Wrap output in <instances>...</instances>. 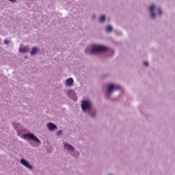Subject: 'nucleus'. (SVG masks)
<instances>
[{
    "instance_id": "obj_20",
    "label": "nucleus",
    "mask_w": 175,
    "mask_h": 175,
    "mask_svg": "<svg viewBox=\"0 0 175 175\" xmlns=\"http://www.w3.org/2000/svg\"><path fill=\"white\" fill-rule=\"evenodd\" d=\"M10 2H16V0H8Z\"/></svg>"
},
{
    "instance_id": "obj_10",
    "label": "nucleus",
    "mask_w": 175,
    "mask_h": 175,
    "mask_svg": "<svg viewBox=\"0 0 175 175\" xmlns=\"http://www.w3.org/2000/svg\"><path fill=\"white\" fill-rule=\"evenodd\" d=\"M154 9H155V5H152L150 7V14H151L152 18H155V16H156L155 13H154Z\"/></svg>"
},
{
    "instance_id": "obj_8",
    "label": "nucleus",
    "mask_w": 175,
    "mask_h": 175,
    "mask_svg": "<svg viewBox=\"0 0 175 175\" xmlns=\"http://www.w3.org/2000/svg\"><path fill=\"white\" fill-rule=\"evenodd\" d=\"M73 78H68L66 80L65 85L66 87H72L73 85Z\"/></svg>"
},
{
    "instance_id": "obj_7",
    "label": "nucleus",
    "mask_w": 175,
    "mask_h": 175,
    "mask_svg": "<svg viewBox=\"0 0 175 175\" xmlns=\"http://www.w3.org/2000/svg\"><path fill=\"white\" fill-rule=\"evenodd\" d=\"M68 96H70V98H72L73 100H77V96H76V93L75 92V91L69 90L68 92Z\"/></svg>"
},
{
    "instance_id": "obj_11",
    "label": "nucleus",
    "mask_w": 175,
    "mask_h": 175,
    "mask_svg": "<svg viewBox=\"0 0 175 175\" xmlns=\"http://www.w3.org/2000/svg\"><path fill=\"white\" fill-rule=\"evenodd\" d=\"M64 148H66V150H68L69 151H75V148L70 144H64Z\"/></svg>"
},
{
    "instance_id": "obj_13",
    "label": "nucleus",
    "mask_w": 175,
    "mask_h": 175,
    "mask_svg": "<svg viewBox=\"0 0 175 175\" xmlns=\"http://www.w3.org/2000/svg\"><path fill=\"white\" fill-rule=\"evenodd\" d=\"M105 20H106V16L102 15V16H100V23H105Z\"/></svg>"
},
{
    "instance_id": "obj_2",
    "label": "nucleus",
    "mask_w": 175,
    "mask_h": 175,
    "mask_svg": "<svg viewBox=\"0 0 175 175\" xmlns=\"http://www.w3.org/2000/svg\"><path fill=\"white\" fill-rule=\"evenodd\" d=\"M23 139H29V140H32L33 142H36V143H40V139L36 137L32 133L24 134L23 135Z\"/></svg>"
},
{
    "instance_id": "obj_14",
    "label": "nucleus",
    "mask_w": 175,
    "mask_h": 175,
    "mask_svg": "<svg viewBox=\"0 0 175 175\" xmlns=\"http://www.w3.org/2000/svg\"><path fill=\"white\" fill-rule=\"evenodd\" d=\"M106 31H107V32H111V31H113V27L107 26L106 27Z\"/></svg>"
},
{
    "instance_id": "obj_3",
    "label": "nucleus",
    "mask_w": 175,
    "mask_h": 175,
    "mask_svg": "<svg viewBox=\"0 0 175 175\" xmlns=\"http://www.w3.org/2000/svg\"><path fill=\"white\" fill-rule=\"evenodd\" d=\"M107 88L108 90V96H110L111 92H113L114 90L116 91H118V90H121L120 86L116 85L114 84H109Z\"/></svg>"
},
{
    "instance_id": "obj_6",
    "label": "nucleus",
    "mask_w": 175,
    "mask_h": 175,
    "mask_svg": "<svg viewBox=\"0 0 175 175\" xmlns=\"http://www.w3.org/2000/svg\"><path fill=\"white\" fill-rule=\"evenodd\" d=\"M88 113L92 117H95V109H92V107H91V103H88Z\"/></svg>"
},
{
    "instance_id": "obj_15",
    "label": "nucleus",
    "mask_w": 175,
    "mask_h": 175,
    "mask_svg": "<svg viewBox=\"0 0 175 175\" xmlns=\"http://www.w3.org/2000/svg\"><path fill=\"white\" fill-rule=\"evenodd\" d=\"M19 51H20V53H25L27 51V48H25V47L20 48Z\"/></svg>"
},
{
    "instance_id": "obj_5",
    "label": "nucleus",
    "mask_w": 175,
    "mask_h": 175,
    "mask_svg": "<svg viewBox=\"0 0 175 175\" xmlns=\"http://www.w3.org/2000/svg\"><path fill=\"white\" fill-rule=\"evenodd\" d=\"M21 163L23 165V166H25V167H27V169H30L31 170H32V166L29 165V163H28V161H27L25 159H21Z\"/></svg>"
},
{
    "instance_id": "obj_16",
    "label": "nucleus",
    "mask_w": 175,
    "mask_h": 175,
    "mask_svg": "<svg viewBox=\"0 0 175 175\" xmlns=\"http://www.w3.org/2000/svg\"><path fill=\"white\" fill-rule=\"evenodd\" d=\"M158 12H159V16L162 15V10H161V8H158Z\"/></svg>"
},
{
    "instance_id": "obj_9",
    "label": "nucleus",
    "mask_w": 175,
    "mask_h": 175,
    "mask_svg": "<svg viewBox=\"0 0 175 175\" xmlns=\"http://www.w3.org/2000/svg\"><path fill=\"white\" fill-rule=\"evenodd\" d=\"M47 128L49 129V131H55V129H57V126L53 123H48L46 124Z\"/></svg>"
},
{
    "instance_id": "obj_19",
    "label": "nucleus",
    "mask_w": 175,
    "mask_h": 175,
    "mask_svg": "<svg viewBox=\"0 0 175 175\" xmlns=\"http://www.w3.org/2000/svg\"><path fill=\"white\" fill-rule=\"evenodd\" d=\"M57 133V135H62V131L59 130Z\"/></svg>"
},
{
    "instance_id": "obj_12",
    "label": "nucleus",
    "mask_w": 175,
    "mask_h": 175,
    "mask_svg": "<svg viewBox=\"0 0 175 175\" xmlns=\"http://www.w3.org/2000/svg\"><path fill=\"white\" fill-rule=\"evenodd\" d=\"M36 53H38V49H36V47H33L31 51V54L33 55V54H36Z\"/></svg>"
},
{
    "instance_id": "obj_4",
    "label": "nucleus",
    "mask_w": 175,
    "mask_h": 175,
    "mask_svg": "<svg viewBox=\"0 0 175 175\" xmlns=\"http://www.w3.org/2000/svg\"><path fill=\"white\" fill-rule=\"evenodd\" d=\"M81 109L83 111L85 112L88 110V100H82L81 101Z\"/></svg>"
},
{
    "instance_id": "obj_18",
    "label": "nucleus",
    "mask_w": 175,
    "mask_h": 175,
    "mask_svg": "<svg viewBox=\"0 0 175 175\" xmlns=\"http://www.w3.org/2000/svg\"><path fill=\"white\" fill-rule=\"evenodd\" d=\"M144 65L145 66H148V62H144Z\"/></svg>"
},
{
    "instance_id": "obj_17",
    "label": "nucleus",
    "mask_w": 175,
    "mask_h": 175,
    "mask_svg": "<svg viewBox=\"0 0 175 175\" xmlns=\"http://www.w3.org/2000/svg\"><path fill=\"white\" fill-rule=\"evenodd\" d=\"M4 43H5V44H9V43H10L9 40H5Z\"/></svg>"
},
{
    "instance_id": "obj_1",
    "label": "nucleus",
    "mask_w": 175,
    "mask_h": 175,
    "mask_svg": "<svg viewBox=\"0 0 175 175\" xmlns=\"http://www.w3.org/2000/svg\"><path fill=\"white\" fill-rule=\"evenodd\" d=\"M109 50L107 46L102 45L94 46L92 49V53H106Z\"/></svg>"
}]
</instances>
